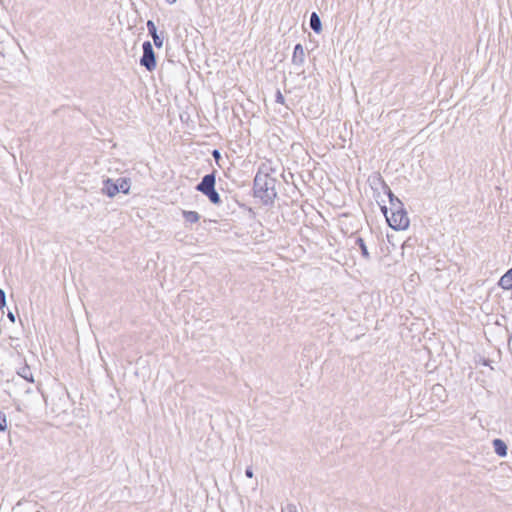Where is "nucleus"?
Instances as JSON below:
<instances>
[{
  "label": "nucleus",
  "mask_w": 512,
  "mask_h": 512,
  "mask_svg": "<svg viewBox=\"0 0 512 512\" xmlns=\"http://www.w3.org/2000/svg\"><path fill=\"white\" fill-rule=\"evenodd\" d=\"M276 178H263L255 176L253 181V195L259 198L263 205L272 206L277 197Z\"/></svg>",
  "instance_id": "nucleus-1"
},
{
  "label": "nucleus",
  "mask_w": 512,
  "mask_h": 512,
  "mask_svg": "<svg viewBox=\"0 0 512 512\" xmlns=\"http://www.w3.org/2000/svg\"><path fill=\"white\" fill-rule=\"evenodd\" d=\"M381 210L385 215L389 226L392 229L405 230L408 228L410 220L406 210H397L396 212L391 213L390 216L387 215L388 209L386 206H382Z\"/></svg>",
  "instance_id": "nucleus-2"
},
{
  "label": "nucleus",
  "mask_w": 512,
  "mask_h": 512,
  "mask_svg": "<svg viewBox=\"0 0 512 512\" xmlns=\"http://www.w3.org/2000/svg\"><path fill=\"white\" fill-rule=\"evenodd\" d=\"M143 55L140 58V64L148 71H153L156 68V56L150 41H145L142 45Z\"/></svg>",
  "instance_id": "nucleus-3"
},
{
  "label": "nucleus",
  "mask_w": 512,
  "mask_h": 512,
  "mask_svg": "<svg viewBox=\"0 0 512 512\" xmlns=\"http://www.w3.org/2000/svg\"><path fill=\"white\" fill-rule=\"evenodd\" d=\"M216 177L215 171L210 174H206L201 181L197 184L196 190L202 194L208 190H212L215 187Z\"/></svg>",
  "instance_id": "nucleus-4"
},
{
  "label": "nucleus",
  "mask_w": 512,
  "mask_h": 512,
  "mask_svg": "<svg viewBox=\"0 0 512 512\" xmlns=\"http://www.w3.org/2000/svg\"><path fill=\"white\" fill-rule=\"evenodd\" d=\"M276 172H277V169L273 165V162L271 160H266L260 164L255 176H261L263 178H273L272 174H274Z\"/></svg>",
  "instance_id": "nucleus-5"
},
{
  "label": "nucleus",
  "mask_w": 512,
  "mask_h": 512,
  "mask_svg": "<svg viewBox=\"0 0 512 512\" xmlns=\"http://www.w3.org/2000/svg\"><path fill=\"white\" fill-rule=\"evenodd\" d=\"M147 29L151 37L153 38L154 45L157 48H161L163 46V38L157 33V28L155 23L152 20L147 21Z\"/></svg>",
  "instance_id": "nucleus-6"
},
{
  "label": "nucleus",
  "mask_w": 512,
  "mask_h": 512,
  "mask_svg": "<svg viewBox=\"0 0 512 512\" xmlns=\"http://www.w3.org/2000/svg\"><path fill=\"white\" fill-rule=\"evenodd\" d=\"M305 61V52L302 44L298 43L294 47L292 55V63L297 66H302Z\"/></svg>",
  "instance_id": "nucleus-7"
},
{
  "label": "nucleus",
  "mask_w": 512,
  "mask_h": 512,
  "mask_svg": "<svg viewBox=\"0 0 512 512\" xmlns=\"http://www.w3.org/2000/svg\"><path fill=\"white\" fill-rule=\"evenodd\" d=\"M102 192L108 197L112 198L119 193V188H117L116 182H113L112 179L107 178L103 181Z\"/></svg>",
  "instance_id": "nucleus-8"
},
{
  "label": "nucleus",
  "mask_w": 512,
  "mask_h": 512,
  "mask_svg": "<svg viewBox=\"0 0 512 512\" xmlns=\"http://www.w3.org/2000/svg\"><path fill=\"white\" fill-rule=\"evenodd\" d=\"M498 286L504 290L512 289V267L504 275L501 276L500 280L498 281Z\"/></svg>",
  "instance_id": "nucleus-9"
},
{
  "label": "nucleus",
  "mask_w": 512,
  "mask_h": 512,
  "mask_svg": "<svg viewBox=\"0 0 512 512\" xmlns=\"http://www.w3.org/2000/svg\"><path fill=\"white\" fill-rule=\"evenodd\" d=\"M378 182L381 185L384 193L387 194L389 198L390 205H394L395 203H398L401 201L398 197H396L393 192L391 191L390 187L386 184V182L383 180L381 176L378 177Z\"/></svg>",
  "instance_id": "nucleus-10"
},
{
  "label": "nucleus",
  "mask_w": 512,
  "mask_h": 512,
  "mask_svg": "<svg viewBox=\"0 0 512 512\" xmlns=\"http://www.w3.org/2000/svg\"><path fill=\"white\" fill-rule=\"evenodd\" d=\"M310 27L315 33H320L322 31L321 19L316 12H312L310 15Z\"/></svg>",
  "instance_id": "nucleus-11"
},
{
  "label": "nucleus",
  "mask_w": 512,
  "mask_h": 512,
  "mask_svg": "<svg viewBox=\"0 0 512 512\" xmlns=\"http://www.w3.org/2000/svg\"><path fill=\"white\" fill-rule=\"evenodd\" d=\"M17 374L23 379L27 380L28 382H34L33 373L31 371V368L27 364H24L22 367H20L17 370Z\"/></svg>",
  "instance_id": "nucleus-12"
},
{
  "label": "nucleus",
  "mask_w": 512,
  "mask_h": 512,
  "mask_svg": "<svg viewBox=\"0 0 512 512\" xmlns=\"http://www.w3.org/2000/svg\"><path fill=\"white\" fill-rule=\"evenodd\" d=\"M493 447L497 455L504 457L507 455V445L501 439L493 440Z\"/></svg>",
  "instance_id": "nucleus-13"
},
{
  "label": "nucleus",
  "mask_w": 512,
  "mask_h": 512,
  "mask_svg": "<svg viewBox=\"0 0 512 512\" xmlns=\"http://www.w3.org/2000/svg\"><path fill=\"white\" fill-rule=\"evenodd\" d=\"M182 215H183L185 222L190 223V224L196 223L200 219V215L196 211L183 210Z\"/></svg>",
  "instance_id": "nucleus-14"
},
{
  "label": "nucleus",
  "mask_w": 512,
  "mask_h": 512,
  "mask_svg": "<svg viewBox=\"0 0 512 512\" xmlns=\"http://www.w3.org/2000/svg\"><path fill=\"white\" fill-rule=\"evenodd\" d=\"M355 244L359 247L361 250V255L365 260H370V253L368 251V248L366 246V243L363 238L357 237L355 240Z\"/></svg>",
  "instance_id": "nucleus-15"
},
{
  "label": "nucleus",
  "mask_w": 512,
  "mask_h": 512,
  "mask_svg": "<svg viewBox=\"0 0 512 512\" xmlns=\"http://www.w3.org/2000/svg\"><path fill=\"white\" fill-rule=\"evenodd\" d=\"M209 201L214 205H220L222 203V200L220 198L219 193L216 191L215 187L212 190H208L205 193H203Z\"/></svg>",
  "instance_id": "nucleus-16"
},
{
  "label": "nucleus",
  "mask_w": 512,
  "mask_h": 512,
  "mask_svg": "<svg viewBox=\"0 0 512 512\" xmlns=\"http://www.w3.org/2000/svg\"><path fill=\"white\" fill-rule=\"evenodd\" d=\"M117 188H119V192L124 194H128L130 190V179L128 178H119L116 181Z\"/></svg>",
  "instance_id": "nucleus-17"
},
{
  "label": "nucleus",
  "mask_w": 512,
  "mask_h": 512,
  "mask_svg": "<svg viewBox=\"0 0 512 512\" xmlns=\"http://www.w3.org/2000/svg\"><path fill=\"white\" fill-rule=\"evenodd\" d=\"M7 429V418L3 411L0 410V432H4Z\"/></svg>",
  "instance_id": "nucleus-18"
},
{
  "label": "nucleus",
  "mask_w": 512,
  "mask_h": 512,
  "mask_svg": "<svg viewBox=\"0 0 512 512\" xmlns=\"http://www.w3.org/2000/svg\"><path fill=\"white\" fill-rule=\"evenodd\" d=\"M432 392L437 396H442V394H445V388L440 384H436L432 387Z\"/></svg>",
  "instance_id": "nucleus-19"
},
{
  "label": "nucleus",
  "mask_w": 512,
  "mask_h": 512,
  "mask_svg": "<svg viewBox=\"0 0 512 512\" xmlns=\"http://www.w3.org/2000/svg\"><path fill=\"white\" fill-rule=\"evenodd\" d=\"M282 512H298L297 506L293 503L286 504L285 507H282Z\"/></svg>",
  "instance_id": "nucleus-20"
},
{
  "label": "nucleus",
  "mask_w": 512,
  "mask_h": 512,
  "mask_svg": "<svg viewBox=\"0 0 512 512\" xmlns=\"http://www.w3.org/2000/svg\"><path fill=\"white\" fill-rule=\"evenodd\" d=\"M390 206L391 213L396 212L397 210H405L404 205L401 201Z\"/></svg>",
  "instance_id": "nucleus-21"
},
{
  "label": "nucleus",
  "mask_w": 512,
  "mask_h": 512,
  "mask_svg": "<svg viewBox=\"0 0 512 512\" xmlns=\"http://www.w3.org/2000/svg\"><path fill=\"white\" fill-rule=\"evenodd\" d=\"M6 305V294L4 290L0 289V309Z\"/></svg>",
  "instance_id": "nucleus-22"
},
{
  "label": "nucleus",
  "mask_w": 512,
  "mask_h": 512,
  "mask_svg": "<svg viewBox=\"0 0 512 512\" xmlns=\"http://www.w3.org/2000/svg\"><path fill=\"white\" fill-rule=\"evenodd\" d=\"M284 96L282 95V93L280 92V90H277L276 92V102L277 103H280V104H284Z\"/></svg>",
  "instance_id": "nucleus-23"
},
{
  "label": "nucleus",
  "mask_w": 512,
  "mask_h": 512,
  "mask_svg": "<svg viewBox=\"0 0 512 512\" xmlns=\"http://www.w3.org/2000/svg\"><path fill=\"white\" fill-rule=\"evenodd\" d=\"M212 156H213V158L215 159L216 162H218L221 159V153L217 149H214L212 151Z\"/></svg>",
  "instance_id": "nucleus-24"
},
{
  "label": "nucleus",
  "mask_w": 512,
  "mask_h": 512,
  "mask_svg": "<svg viewBox=\"0 0 512 512\" xmlns=\"http://www.w3.org/2000/svg\"><path fill=\"white\" fill-rule=\"evenodd\" d=\"M245 475L246 477L248 478H252L254 473H253V469L251 466L247 467L246 470H245Z\"/></svg>",
  "instance_id": "nucleus-25"
},
{
  "label": "nucleus",
  "mask_w": 512,
  "mask_h": 512,
  "mask_svg": "<svg viewBox=\"0 0 512 512\" xmlns=\"http://www.w3.org/2000/svg\"><path fill=\"white\" fill-rule=\"evenodd\" d=\"M7 317L9 318V320L14 323L15 322V315L13 312L9 311L8 314H7Z\"/></svg>",
  "instance_id": "nucleus-26"
},
{
  "label": "nucleus",
  "mask_w": 512,
  "mask_h": 512,
  "mask_svg": "<svg viewBox=\"0 0 512 512\" xmlns=\"http://www.w3.org/2000/svg\"><path fill=\"white\" fill-rule=\"evenodd\" d=\"M4 61H5V56H4V54L0 51V67H2V66H3Z\"/></svg>",
  "instance_id": "nucleus-27"
},
{
  "label": "nucleus",
  "mask_w": 512,
  "mask_h": 512,
  "mask_svg": "<svg viewBox=\"0 0 512 512\" xmlns=\"http://www.w3.org/2000/svg\"><path fill=\"white\" fill-rule=\"evenodd\" d=\"M168 4H174L176 2V0H165Z\"/></svg>",
  "instance_id": "nucleus-28"
}]
</instances>
